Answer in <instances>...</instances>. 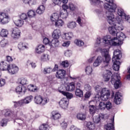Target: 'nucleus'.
I'll return each instance as SVG.
<instances>
[{
  "instance_id": "1",
  "label": "nucleus",
  "mask_w": 130,
  "mask_h": 130,
  "mask_svg": "<svg viewBox=\"0 0 130 130\" xmlns=\"http://www.w3.org/2000/svg\"><path fill=\"white\" fill-rule=\"evenodd\" d=\"M116 38L111 39L110 36H107L103 38V42L107 45L119 46L123 43L122 41L125 38V35L122 32H118L116 35Z\"/></svg>"
},
{
  "instance_id": "2",
  "label": "nucleus",
  "mask_w": 130,
  "mask_h": 130,
  "mask_svg": "<svg viewBox=\"0 0 130 130\" xmlns=\"http://www.w3.org/2000/svg\"><path fill=\"white\" fill-rule=\"evenodd\" d=\"M106 2H107L108 3H105L104 4V8L108 12H107V22L110 24V25H114V21H115V18H114V13H115V10L117 8L116 4H114V0H105Z\"/></svg>"
},
{
  "instance_id": "3",
  "label": "nucleus",
  "mask_w": 130,
  "mask_h": 130,
  "mask_svg": "<svg viewBox=\"0 0 130 130\" xmlns=\"http://www.w3.org/2000/svg\"><path fill=\"white\" fill-rule=\"evenodd\" d=\"M101 52L102 54H104V57L98 56L93 62V66L95 67H99L101 62L104 61V63H107L104 67V68H106V67L108 66V63H109V61H110L111 58L110 57V55L108 54L107 49H101Z\"/></svg>"
},
{
  "instance_id": "4",
  "label": "nucleus",
  "mask_w": 130,
  "mask_h": 130,
  "mask_svg": "<svg viewBox=\"0 0 130 130\" xmlns=\"http://www.w3.org/2000/svg\"><path fill=\"white\" fill-rule=\"evenodd\" d=\"M111 82L114 85L115 89H118L121 86V82H120V76L118 73H115L112 77Z\"/></svg>"
},
{
  "instance_id": "5",
  "label": "nucleus",
  "mask_w": 130,
  "mask_h": 130,
  "mask_svg": "<svg viewBox=\"0 0 130 130\" xmlns=\"http://www.w3.org/2000/svg\"><path fill=\"white\" fill-rule=\"evenodd\" d=\"M11 20V17L8 13L0 12V23L2 25L8 24Z\"/></svg>"
},
{
  "instance_id": "6",
  "label": "nucleus",
  "mask_w": 130,
  "mask_h": 130,
  "mask_svg": "<svg viewBox=\"0 0 130 130\" xmlns=\"http://www.w3.org/2000/svg\"><path fill=\"white\" fill-rule=\"evenodd\" d=\"M110 97V91L106 88H103L101 91V99L103 101H107Z\"/></svg>"
},
{
  "instance_id": "7",
  "label": "nucleus",
  "mask_w": 130,
  "mask_h": 130,
  "mask_svg": "<svg viewBox=\"0 0 130 130\" xmlns=\"http://www.w3.org/2000/svg\"><path fill=\"white\" fill-rule=\"evenodd\" d=\"M34 102L35 103H36V104L45 105L46 103L49 102V99L46 98H43L41 95H37L34 98Z\"/></svg>"
},
{
  "instance_id": "8",
  "label": "nucleus",
  "mask_w": 130,
  "mask_h": 130,
  "mask_svg": "<svg viewBox=\"0 0 130 130\" xmlns=\"http://www.w3.org/2000/svg\"><path fill=\"white\" fill-rule=\"evenodd\" d=\"M4 112H5V116L6 117H8L9 116H11V118H14V117H21L23 115V113L22 112H18L16 115H14L11 111L10 110H5L4 111Z\"/></svg>"
},
{
  "instance_id": "9",
  "label": "nucleus",
  "mask_w": 130,
  "mask_h": 130,
  "mask_svg": "<svg viewBox=\"0 0 130 130\" xmlns=\"http://www.w3.org/2000/svg\"><path fill=\"white\" fill-rule=\"evenodd\" d=\"M112 73L109 71L106 70V73L103 75V79L104 82H108L110 80V78L112 79Z\"/></svg>"
},
{
  "instance_id": "10",
  "label": "nucleus",
  "mask_w": 130,
  "mask_h": 130,
  "mask_svg": "<svg viewBox=\"0 0 130 130\" xmlns=\"http://www.w3.org/2000/svg\"><path fill=\"white\" fill-rule=\"evenodd\" d=\"M18 71H19V68L15 64L10 65L8 70L9 73L11 74V75H14L18 73Z\"/></svg>"
},
{
  "instance_id": "11",
  "label": "nucleus",
  "mask_w": 130,
  "mask_h": 130,
  "mask_svg": "<svg viewBox=\"0 0 130 130\" xmlns=\"http://www.w3.org/2000/svg\"><path fill=\"white\" fill-rule=\"evenodd\" d=\"M21 34V31L19 30V28L15 27L12 30V32L11 34V37L14 39L20 38V34Z\"/></svg>"
},
{
  "instance_id": "12",
  "label": "nucleus",
  "mask_w": 130,
  "mask_h": 130,
  "mask_svg": "<svg viewBox=\"0 0 130 130\" xmlns=\"http://www.w3.org/2000/svg\"><path fill=\"white\" fill-rule=\"evenodd\" d=\"M67 72L64 70H59L56 72V78L57 79H64L66 78V73Z\"/></svg>"
},
{
  "instance_id": "13",
  "label": "nucleus",
  "mask_w": 130,
  "mask_h": 130,
  "mask_svg": "<svg viewBox=\"0 0 130 130\" xmlns=\"http://www.w3.org/2000/svg\"><path fill=\"white\" fill-rule=\"evenodd\" d=\"M60 106L63 108V109H66L69 105V101H68V99L63 98L59 102Z\"/></svg>"
},
{
  "instance_id": "14",
  "label": "nucleus",
  "mask_w": 130,
  "mask_h": 130,
  "mask_svg": "<svg viewBox=\"0 0 130 130\" xmlns=\"http://www.w3.org/2000/svg\"><path fill=\"white\" fill-rule=\"evenodd\" d=\"M114 56L113 58L115 59V60H119L120 58L122 56L121 54V51L119 49H116L114 51Z\"/></svg>"
},
{
  "instance_id": "15",
  "label": "nucleus",
  "mask_w": 130,
  "mask_h": 130,
  "mask_svg": "<svg viewBox=\"0 0 130 130\" xmlns=\"http://www.w3.org/2000/svg\"><path fill=\"white\" fill-rule=\"evenodd\" d=\"M112 61L113 62V69L114 71H119V65L120 64V62L119 60H115L114 58H112Z\"/></svg>"
},
{
  "instance_id": "16",
  "label": "nucleus",
  "mask_w": 130,
  "mask_h": 130,
  "mask_svg": "<svg viewBox=\"0 0 130 130\" xmlns=\"http://www.w3.org/2000/svg\"><path fill=\"white\" fill-rule=\"evenodd\" d=\"M110 123H108L105 126V128L106 130H114V126L113 123L114 122V117L110 120Z\"/></svg>"
},
{
  "instance_id": "17",
  "label": "nucleus",
  "mask_w": 130,
  "mask_h": 130,
  "mask_svg": "<svg viewBox=\"0 0 130 130\" xmlns=\"http://www.w3.org/2000/svg\"><path fill=\"white\" fill-rule=\"evenodd\" d=\"M26 91H27V88H26L25 86L19 85L16 88V93H18V94H20V93H22V92L25 93Z\"/></svg>"
},
{
  "instance_id": "18",
  "label": "nucleus",
  "mask_w": 130,
  "mask_h": 130,
  "mask_svg": "<svg viewBox=\"0 0 130 130\" xmlns=\"http://www.w3.org/2000/svg\"><path fill=\"white\" fill-rule=\"evenodd\" d=\"M104 117H105V115L103 114H100L99 115L94 117L93 120L94 123H99L101 120V118L103 119Z\"/></svg>"
},
{
  "instance_id": "19",
  "label": "nucleus",
  "mask_w": 130,
  "mask_h": 130,
  "mask_svg": "<svg viewBox=\"0 0 130 130\" xmlns=\"http://www.w3.org/2000/svg\"><path fill=\"white\" fill-rule=\"evenodd\" d=\"M121 96V95H120V93L119 92H116L114 98L115 103L117 105L120 104V102H121V99L120 98Z\"/></svg>"
},
{
  "instance_id": "20",
  "label": "nucleus",
  "mask_w": 130,
  "mask_h": 130,
  "mask_svg": "<svg viewBox=\"0 0 130 130\" xmlns=\"http://www.w3.org/2000/svg\"><path fill=\"white\" fill-rule=\"evenodd\" d=\"M76 89V86H75V83L71 82L69 85L66 87V91L69 92H73Z\"/></svg>"
},
{
  "instance_id": "21",
  "label": "nucleus",
  "mask_w": 130,
  "mask_h": 130,
  "mask_svg": "<svg viewBox=\"0 0 130 130\" xmlns=\"http://www.w3.org/2000/svg\"><path fill=\"white\" fill-rule=\"evenodd\" d=\"M10 65L6 62H2L0 63V70L1 71H8Z\"/></svg>"
},
{
  "instance_id": "22",
  "label": "nucleus",
  "mask_w": 130,
  "mask_h": 130,
  "mask_svg": "<svg viewBox=\"0 0 130 130\" xmlns=\"http://www.w3.org/2000/svg\"><path fill=\"white\" fill-rule=\"evenodd\" d=\"M122 21H120L119 22L114 24V26H115L116 29L118 31H122L123 30V26H122Z\"/></svg>"
},
{
  "instance_id": "23",
  "label": "nucleus",
  "mask_w": 130,
  "mask_h": 130,
  "mask_svg": "<svg viewBox=\"0 0 130 130\" xmlns=\"http://www.w3.org/2000/svg\"><path fill=\"white\" fill-rule=\"evenodd\" d=\"M61 35V34H60V30L55 29L53 32L52 37L55 39H58V38L60 37Z\"/></svg>"
},
{
  "instance_id": "24",
  "label": "nucleus",
  "mask_w": 130,
  "mask_h": 130,
  "mask_svg": "<svg viewBox=\"0 0 130 130\" xmlns=\"http://www.w3.org/2000/svg\"><path fill=\"white\" fill-rule=\"evenodd\" d=\"M108 30L109 33H110L113 36H115V35H116V34H117L118 32H117V29L114 26H110L108 28Z\"/></svg>"
},
{
  "instance_id": "25",
  "label": "nucleus",
  "mask_w": 130,
  "mask_h": 130,
  "mask_svg": "<svg viewBox=\"0 0 130 130\" xmlns=\"http://www.w3.org/2000/svg\"><path fill=\"white\" fill-rule=\"evenodd\" d=\"M59 92L60 93H61L62 95H64V96H66L67 97V99H72L74 97V94L73 93H71L70 92L63 91L62 90H59Z\"/></svg>"
},
{
  "instance_id": "26",
  "label": "nucleus",
  "mask_w": 130,
  "mask_h": 130,
  "mask_svg": "<svg viewBox=\"0 0 130 130\" xmlns=\"http://www.w3.org/2000/svg\"><path fill=\"white\" fill-rule=\"evenodd\" d=\"M45 49V46H44V45H40L36 49V52H37V53L40 54L41 53H42V52H44Z\"/></svg>"
},
{
  "instance_id": "27",
  "label": "nucleus",
  "mask_w": 130,
  "mask_h": 130,
  "mask_svg": "<svg viewBox=\"0 0 130 130\" xmlns=\"http://www.w3.org/2000/svg\"><path fill=\"white\" fill-rule=\"evenodd\" d=\"M86 127L88 130H94L96 128V125L93 122H88L86 123Z\"/></svg>"
},
{
  "instance_id": "28",
  "label": "nucleus",
  "mask_w": 130,
  "mask_h": 130,
  "mask_svg": "<svg viewBox=\"0 0 130 130\" xmlns=\"http://www.w3.org/2000/svg\"><path fill=\"white\" fill-rule=\"evenodd\" d=\"M18 47L20 50L28 49V44L21 42L18 44Z\"/></svg>"
},
{
  "instance_id": "29",
  "label": "nucleus",
  "mask_w": 130,
  "mask_h": 130,
  "mask_svg": "<svg viewBox=\"0 0 130 130\" xmlns=\"http://www.w3.org/2000/svg\"><path fill=\"white\" fill-rule=\"evenodd\" d=\"M69 16L68 10H61L60 11V17L62 19H67Z\"/></svg>"
},
{
  "instance_id": "30",
  "label": "nucleus",
  "mask_w": 130,
  "mask_h": 130,
  "mask_svg": "<svg viewBox=\"0 0 130 130\" xmlns=\"http://www.w3.org/2000/svg\"><path fill=\"white\" fill-rule=\"evenodd\" d=\"M52 117L53 118V119H54V120H56L57 119H59V118L61 117V115L60 114H59L58 112H56V111H53L52 112Z\"/></svg>"
},
{
  "instance_id": "31",
  "label": "nucleus",
  "mask_w": 130,
  "mask_h": 130,
  "mask_svg": "<svg viewBox=\"0 0 130 130\" xmlns=\"http://www.w3.org/2000/svg\"><path fill=\"white\" fill-rule=\"evenodd\" d=\"M45 11V7L43 5H41L39 6V7L37 9L36 12L37 14H39V15H42V14H43L44 12Z\"/></svg>"
},
{
  "instance_id": "32",
  "label": "nucleus",
  "mask_w": 130,
  "mask_h": 130,
  "mask_svg": "<svg viewBox=\"0 0 130 130\" xmlns=\"http://www.w3.org/2000/svg\"><path fill=\"white\" fill-rule=\"evenodd\" d=\"M59 18V15L57 13H53L51 17V20L53 22L57 21Z\"/></svg>"
},
{
  "instance_id": "33",
  "label": "nucleus",
  "mask_w": 130,
  "mask_h": 130,
  "mask_svg": "<svg viewBox=\"0 0 130 130\" xmlns=\"http://www.w3.org/2000/svg\"><path fill=\"white\" fill-rule=\"evenodd\" d=\"M51 46L53 47H57L59 45V41L57 39H53L50 43Z\"/></svg>"
},
{
  "instance_id": "34",
  "label": "nucleus",
  "mask_w": 130,
  "mask_h": 130,
  "mask_svg": "<svg viewBox=\"0 0 130 130\" xmlns=\"http://www.w3.org/2000/svg\"><path fill=\"white\" fill-rule=\"evenodd\" d=\"M117 14L120 17H121L122 18H124V17L125 16V14L124 13V12L123 11V9H122L120 8H119L117 9Z\"/></svg>"
},
{
  "instance_id": "35",
  "label": "nucleus",
  "mask_w": 130,
  "mask_h": 130,
  "mask_svg": "<svg viewBox=\"0 0 130 130\" xmlns=\"http://www.w3.org/2000/svg\"><path fill=\"white\" fill-rule=\"evenodd\" d=\"M67 27L69 29H74L77 27V23L75 21L70 22L67 24Z\"/></svg>"
},
{
  "instance_id": "36",
  "label": "nucleus",
  "mask_w": 130,
  "mask_h": 130,
  "mask_svg": "<svg viewBox=\"0 0 130 130\" xmlns=\"http://www.w3.org/2000/svg\"><path fill=\"white\" fill-rule=\"evenodd\" d=\"M27 89L28 91H30L31 92H36L38 90V88L33 84H30L28 85Z\"/></svg>"
},
{
  "instance_id": "37",
  "label": "nucleus",
  "mask_w": 130,
  "mask_h": 130,
  "mask_svg": "<svg viewBox=\"0 0 130 130\" xmlns=\"http://www.w3.org/2000/svg\"><path fill=\"white\" fill-rule=\"evenodd\" d=\"M75 95L77 97H83V90L80 88L76 89L75 91Z\"/></svg>"
},
{
  "instance_id": "38",
  "label": "nucleus",
  "mask_w": 130,
  "mask_h": 130,
  "mask_svg": "<svg viewBox=\"0 0 130 130\" xmlns=\"http://www.w3.org/2000/svg\"><path fill=\"white\" fill-rule=\"evenodd\" d=\"M77 118L79 119V120H85L86 119V115L83 113H80L77 114Z\"/></svg>"
},
{
  "instance_id": "39",
  "label": "nucleus",
  "mask_w": 130,
  "mask_h": 130,
  "mask_svg": "<svg viewBox=\"0 0 130 130\" xmlns=\"http://www.w3.org/2000/svg\"><path fill=\"white\" fill-rule=\"evenodd\" d=\"M14 23L17 27H22L24 24V21L21 19H18L15 20Z\"/></svg>"
},
{
  "instance_id": "40",
  "label": "nucleus",
  "mask_w": 130,
  "mask_h": 130,
  "mask_svg": "<svg viewBox=\"0 0 130 130\" xmlns=\"http://www.w3.org/2000/svg\"><path fill=\"white\" fill-rule=\"evenodd\" d=\"M89 109L90 114H94L96 112V107L94 105H89Z\"/></svg>"
},
{
  "instance_id": "41",
  "label": "nucleus",
  "mask_w": 130,
  "mask_h": 130,
  "mask_svg": "<svg viewBox=\"0 0 130 130\" xmlns=\"http://www.w3.org/2000/svg\"><path fill=\"white\" fill-rule=\"evenodd\" d=\"M56 27H59L63 25V21L61 19H58L54 21Z\"/></svg>"
},
{
  "instance_id": "42",
  "label": "nucleus",
  "mask_w": 130,
  "mask_h": 130,
  "mask_svg": "<svg viewBox=\"0 0 130 130\" xmlns=\"http://www.w3.org/2000/svg\"><path fill=\"white\" fill-rule=\"evenodd\" d=\"M40 130H49V125L46 124H43L39 127Z\"/></svg>"
},
{
  "instance_id": "43",
  "label": "nucleus",
  "mask_w": 130,
  "mask_h": 130,
  "mask_svg": "<svg viewBox=\"0 0 130 130\" xmlns=\"http://www.w3.org/2000/svg\"><path fill=\"white\" fill-rule=\"evenodd\" d=\"M32 99H33V96L29 95L28 96H26L25 98H24L23 100H24V102L25 103V104H28L31 101H32Z\"/></svg>"
},
{
  "instance_id": "44",
  "label": "nucleus",
  "mask_w": 130,
  "mask_h": 130,
  "mask_svg": "<svg viewBox=\"0 0 130 130\" xmlns=\"http://www.w3.org/2000/svg\"><path fill=\"white\" fill-rule=\"evenodd\" d=\"M74 43L76 44L77 46H79L80 47L81 46H83V45H84V42L80 40H75L74 41Z\"/></svg>"
},
{
  "instance_id": "45",
  "label": "nucleus",
  "mask_w": 130,
  "mask_h": 130,
  "mask_svg": "<svg viewBox=\"0 0 130 130\" xmlns=\"http://www.w3.org/2000/svg\"><path fill=\"white\" fill-rule=\"evenodd\" d=\"M52 72V69L50 67H48L47 68H45L42 71L43 73L45 75L46 74H50Z\"/></svg>"
},
{
  "instance_id": "46",
  "label": "nucleus",
  "mask_w": 130,
  "mask_h": 130,
  "mask_svg": "<svg viewBox=\"0 0 130 130\" xmlns=\"http://www.w3.org/2000/svg\"><path fill=\"white\" fill-rule=\"evenodd\" d=\"M99 107L101 110H105V108H106V104L105 102H101L99 104Z\"/></svg>"
},
{
  "instance_id": "47",
  "label": "nucleus",
  "mask_w": 130,
  "mask_h": 130,
  "mask_svg": "<svg viewBox=\"0 0 130 130\" xmlns=\"http://www.w3.org/2000/svg\"><path fill=\"white\" fill-rule=\"evenodd\" d=\"M18 82L19 84H21L22 86H24V85L27 84V79L25 78L19 79Z\"/></svg>"
},
{
  "instance_id": "48",
  "label": "nucleus",
  "mask_w": 130,
  "mask_h": 130,
  "mask_svg": "<svg viewBox=\"0 0 130 130\" xmlns=\"http://www.w3.org/2000/svg\"><path fill=\"white\" fill-rule=\"evenodd\" d=\"M8 34L9 32L8 31V30L3 29L1 30V35L2 37H7Z\"/></svg>"
},
{
  "instance_id": "49",
  "label": "nucleus",
  "mask_w": 130,
  "mask_h": 130,
  "mask_svg": "<svg viewBox=\"0 0 130 130\" xmlns=\"http://www.w3.org/2000/svg\"><path fill=\"white\" fill-rule=\"evenodd\" d=\"M90 3L92 6H98L100 5L101 0H91Z\"/></svg>"
},
{
  "instance_id": "50",
  "label": "nucleus",
  "mask_w": 130,
  "mask_h": 130,
  "mask_svg": "<svg viewBox=\"0 0 130 130\" xmlns=\"http://www.w3.org/2000/svg\"><path fill=\"white\" fill-rule=\"evenodd\" d=\"M73 36V32H68L64 34L65 39L67 40H70Z\"/></svg>"
},
{
  "instance_id": "51",
  "label": "nucleus",
  "mask_w": 130,
  "mask_h": 130,
  "mask_svg": "<svg viewBox=\"0 0 130 130\" xmlns=\"http://www.w3.org/2000/svg\"><path fill=\"white\" fill-rule=\"evenodd\" d=\"M28 16L29 17V18H33V17H35V15L36 14L35 13V11L33 10H30L27 13Z\"/></svg>"
},
{
  "instance_id": "52",
  "label": "nucleus",
  "mask_w": 130,
  "mask_h": 130,
  "mask_svg": "<svg viewBox=\"0 0 130 130\" xmlns=\"http://www.w3.org/2000/svg\"><path fill=\"white\" fill-rule=\"evenodd\" d=\"M92 71H93V69H92V67L90 66L87 67L85 69V72L87 75H90V74H91Z\"/></svg>"
},
{
  "instance_id": "53",
  "label": "nucleus",
  "mask_w": 130,
  "mask_h": 130,
  "mask_svg": "<svg viewBox=\"0 0 130 130\" xmlns=\"http://www.w3.org/2000/svg\"><path fill=\"white\" fill-rule=\"evenodd\" d=\"M8 121H9V120L8 119H3L1 121V125L2 126H6L7 125V123H8Z\"/></svg>"
},
{
  "instance_id": "54",
  "label": "nucleus",
  "mask_w": 130,
  "mask_h": 130,
  "mask_svg": "<svg viewBox=\"0 0 130 130\" xmlns=\"http://www.w3.org/2000/svg\"><path fill=\"white\" fill-rule=\"evenodd\" d=\"M42 60L43 61H47V60H49V58H48V55L44 54L41 57Z\"/></svg>"
},
{
  "instance_id": "55",
  "label": "nucleus",
  "mask_w": 130,
  "mask_h": 130,
  "mask_svg": "<svg viewBox=\"0 0 130 130\" xmlns=\"http://www.w3.org/2000/svg\"><path fill=\"white\" fill-rule=\"evenodd\" d=\"M106 108L107 110H110L112 108V104L110 102H108L106 103Z\"/></svg>"
},
{
  "instance_id": "56",
  "label": "nucleus",
  "mask_w": 130,
  "mask_h": 130,
  "mask_svg": "<svg viewBox=\"0 0 130 130\" xmlns=\"http://www.w3.org/2000/svg\"><path fill=\"white\" fill-rule=\"evenodd\" d=\"M69 8L71 10V11H75L77 7L76 5H74L73 3H70L69 4Z\"/></svg>"
},
{
  "instance_id": "57",
  "label": "nucleus",
  "mask_w": 130,
  "mask_h": 130,
  "mask_svg": "<svg viewBox=\"0 0 130 130\" xmlns=\"http://www.w3.org/2000/svg\"><path fill=\"white\" fill-rule=\"evenodd\" d=\"M101 43V38L99 37L96 39V42L94 44L95 47H99L100 44Z\"/></svg>"
},
{
  "instance_id": "58",
  "label": "nucleus",
  "mask_w": 130,
  "mask_h": 130,
  "mask_svg": "<svg viewBox=\"0 0 130 130\" xmlns=\"http://www.w3.org/2000/svg\"><path fill=\"white\" fill-rule=\"evenodd\" d=\"M61 66L63 68H68L70 66V64L68 60H65L61 62Z\"/></svg>"
},
{
  "instance_id": "59",
  "label": "nucleus",
  "mask_w": 130,
  "mask_h": 130,
  "mask_svg": "<svg viewBox=\"0 0 130 130\" xmlns=\"http://www.w3.org/2000/svg\"><path fill=\"white\" fill-rule=\"evenodd\" d=\"M6 44H7V40H6L5 39L2 40L0 42V45H1V47H5V46H6Z\"/></svg>"
},
{
  "instance_id": "60",
  "label": "nucleus",
  "mask_w": 130,
  "mask_h": 130,
  "mask_svg": "<svg viewBox=\"0 0 130 130\" xmlns=\"http://www.w3.org/2000/svg\"><path fill=\"white\" fill-rule=\"evenodd\" d=\"M61 127L63 129H66L67 127H68V123L66 121H63L62 123H60Z\"/></svg>"
},
{
  "instance_id": "61",
  "label": "nucleus",
  "mask_w": 130,
  "mask_h": 130,
  "mask_svg": "<svg viewBox=\"0 0 130 130\" xmlns=\"http://www.w3.org/2000/svg\"><path fill=\"white\" fill-rule=\"evenodd\" d=\"M20 18L21 20H22V21L23 20H26L27 18V14L25 13L21 14V15L20 16Z\"/></svg>"
},
{
  "instance_id": "62",
  "label": "nucleus",
  "mask_w": 130,
  "mask_h": 130,
  "mask_svg": "<svg viewBox=\"0 0 130 130\" xmlns=\"http://www.w3.org/2000/svg\"><path fill=\"white\" fill-rule=\"evenodd\" d=\"M6 84V80L4 79H0V87H3Z\"/></svg>"
},
{
  "instance_id": "63",
  "label": "nucleus",
  "mask_w": 130,
  "mask_h": 130,
  "mask_svg": "<svg viewBox=\"0 0 130 130\" xmlns=\"http://www.w3.org/2000/svg\"><path fill=\"white\" fill-rule=\"evenodd\" d=\"M84 89L86 90V91H89L90 90H91V86L89 84H85L84 85Z\"/></svg>"
},
{
  "instance_id": "64",
  "label": "nucleus",
  "mask_w": 130,
  "mask_h": 130,
  "mask_svg": "<svg viewBox=\"0 0 130 130\" xmlns=\"http://www.w3.org/2000/svg\"><path fill=\"white\" fill-rule=\"evenodd\" d=\"M43 43H44V44H46V45L49 44V45H50V43L49 42V40H48V38H47L44 39Z\"/></svg>"
}]
</instances>
